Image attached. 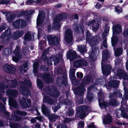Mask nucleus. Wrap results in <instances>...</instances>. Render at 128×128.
<instances>
[{"label":"nucleus","mask_w":128,"mask_h":128,"mask_svg":"<svg viewBox=\"0 0 128 128\" xmlns=\"http://www.w3.org/2000/svg\"><path fill=\"white\" fill-rule=\"evenodd\" d=\"M11 102L12 106L15 108L17 107L18 104L16 102L15 100L12 99L11 100Z\"/></svg>","instance_id":"obj_59"},{"label":"nucleus","mask_w":128,"mask_h":128,"mask_svg":"<svg viewBox=\"0 0 128 128\" xmlns=\"http://www.w3.org/2000/svg\"><path fill=\"white\" fill-rule=\"evenodd\" d=\"M42 18H37L36 21V24L38 26H40V25L42 22Z\"/></svg>","instance_id":"obj_58"},{"label":"nucleus","mask_w":128,"mask_h":128,"mask_svg":"<svg viewBox=\"0 0 128 128\" xmlns=\"http://www.w3.org/2000/svg\"><path fill=\"white\" fill-rule=\"evenodd\" d=\"M16 17V15L15 14H9L8 17H7V20L9 23L12 22L14 20Z\"/></svg>","instance_id":"obj_33"},{"label":"nucleus","mask_w":128,"mask_h":128,"mask_svg":"<svg viewBox=\"0 0 128 128\" xmlns=\"http://www.w3.org/2000/svg\"><path fill=\"white\" fill-rule=\"evenodd\" d=\"M63 80L62 81V84L64 83H66L67 82V80L66 75V74H64L62 76Z\"/></svg>","instance_id":"obj_60"},{"label":"nucleus","mask_w":128,"mask_h":128,"mask_svg":"<svg viewBox=\"0 0 128 128\" xmlns=\"http://www.w3.org/2000/svg\"><path fill=\"white\" fill-rule=\"evenodd\" d=\"M37 85L38 87L40 89H42L44 87L43 83L41 79L38 78H37Z\"/></svg>","instance_id":"obj_35"},{"label":"nucleus","mask_w":128,"mask_h":128,"mask_svg":"<svg viewBox=\"0 0 128 128\" xmlns=\"http://www.w3.org/2000/svg\"><path fill=\"white\" fill-rule=\"evenodd\" d=\"M121 116L125 118H128V115L123 110H122V114Z\"/></svg>","instance_id":"obj_55"},{"label":"nucleus","mask_w":128,"mask_h":128,"mask_svg":"<svg viewBox=\"0 0 128 128\" xmlns=\"http://www.w3.org/2000/svg\"><path fill=\"white\" fill-rule=\"evenodd\" d=\"M24 85L27 86L28 87L30 88L32 86V84L30 80H24L22 83Z\"/></svg>","instance_id":"obj_42"},{"label":"nucleus","mask_w":128,"mask_h":128,"mask_svg":"<svg viewBox=\"0 0 128 128\" xmlns=\"http://www.w3.org/2000/svg\"><path fill=\"white\" fill-rule=\"evenodd\" d=\"M46 49L44 50L40 57L41 60L43 61L45 64H47V65H51L52 64V61L50 58H48L46 56V54L44 53L46 51Z\"/></svg>","instance_id":"obj_9"},{"label":"nucleus","mask_w":128,"mask_h":128,"mask_svg":"<svg viewBox=\"0 0 128 128\" xmlns=\"http://www.w3.org/2000/svg\"><path fill=\"white\" fill-rule=\"evenodd\" d=\"M20 90L22 94L26 96H29L31 92L30 89L24 86H20Z\"/></svg>","instance_id":"obj_11"},{"label":"nucleus","mask_w":128,"mask_h":128,"mask_svg":"<svg viewBox=\"0 0 128 128\" xmlns=\"http://www.w3.org/2000/svg\"><path fill=\"white\" fill-rule=\"evenodd\" d=\"M3 70L11 74L15 73L16 71V68L10 65L5 64L3 67Z\"/></svg>","instance_id":"obj_12"},{"label":"nucleus","mask_w":128,"mask_h":128,"mask_svg":"<svg viewBox=\"0 0 128 128\" xmlns=\"http://www.w3.org/2000/svg\"><path fill=\"white\" fill-rule=\"evenodd\" d=\"M19 103L22 107L24 108H29V106L26 102V99L24 97H22L20 99Z\"/></svg>","instance_id":"obj_22"},{"label":"nucleus","mask_w":128,"mask_h":128,"mask_svg":"<svg viewBox=\"0 0 128 128\" xmlns=\"http://www.w3.org/2000/svg\"><path fill=\"white\" fill-rule=\"evenodd\" d=\"M115 11L118 13H120L122 12V9L119 6H117L116 7H114Z\"/></svg>","instance_id":"obj_50"},{"label":"nucleus","mask_w":128,"mask_h":128,"mask_svg":"<svg viewBox=\"0 0 128 128\" xmlns=\"http://www.w3.org/2000/svg\"><path fill=\"white\" fill-rule=\"evenodd\" d=\"M94 88V86L92 85L90 86L87 88V94L86 96L89 102H92L93 98V94L90 92L92 89Z\"/></svg>","instance_id":"obj_14"},{"label":"nucleus","mask_w":128,"mask_h":128,"mask_svg":"<svg viewBox=\"0 0 128 128\" xmlns=\"http://www.w3.org/2000/svg\"><path fill=\"white\" fill-rule=\"evenodd\" d=\"M74 114V110L71 107H70L68 109V115L69 116H72Z\"/></svg>","instance_id":"obj_49"},{"label":"nucleus","mask_w":128,"mask_h":128,"mask_svg":"<svg viewBox=\"0 0 128 128\" xmlns=\"http://www.w3.org/2000/svg\"><path fill=\"white\" fill-rule=\"evenodd\" d=\"M9 85L11 88H16L18 85V83L16 80H12L9 84Z\"/></svg>","instance_id":"obj_37"},{"label":"nucleus","mask_w":128,"mask_h":128,"mask_svg":"<svg viewBox=\"0 0 128 128\" xmlns=\"http://www.w3.org/2000/svg\"><path fill=\"white\" fill-rule=\"evenodd\" d=\"M118 95V92L117 91L114 92L112 94L110 93V94L109 97L110 99H114L117 98Z\"/></svg>","instance_id":"obj_39"},{"label":"nucleus","mask_w":128,"mask_h":128,"mask_svg":"<svg viewBox=\"0 0 128 128\" xmlns=\"http://www.w3.org/2000/svg\"><path fill=\"white\" fill-rule=\"evenodd\" d=\"M114 50L115 52V55L116 57L120 56L123 52L122 48H118L115 50L114 49Z\"/></svg>","instance_id":"obj_31"},{"label":"nucleus","mask_w":128,"mask_h":128,"mask_svg":"<svg viewBox=\"0 0 128 128\" xmlns=\"http://www.w3.org/2000/svg\"><path fill=\"white\" fill-rule=\"evenodd\" d=\"M88 109V106L83 105L78 107L76 109V116L77 118L82 119L83 118L86 114L85 112Z\"/></svg>","instance_id":"obj_4"},{"label":"nucleus","mask_w":128,"mask_h":128,"mask_svg":"<svg viewBox=\"0 0 128 128\" xmlns=\"http://www.w3.org/2000/svg\"><path fill=\"white\" fill-rule=\"evenodd\" d=\"M112 121L111 116L109 114H108L106 118L104 120V122L106 125L110 124Z\"/></svg>","instance_id":"obj_24"},{"label":"nucleus","mask_w":128,"mask_h":128,"mask_svg":"<svg viewBox=\"0 0 128 128\" xmlns=\"http://www.w3.org/2000/svg\"><path fill=\"white\" fill-rule=\"evenodd\" d=\"M24 34V31L22 30H19L14 32L13 34V38L16 40L23 36Z\"/></svg>","instance_id":"obj_20"},{"label":"nucleus","mask_w":128,"mask_h":128,"mask_svg":"<svg viewBox=\"0 0 128 128\" xmlns=\"http://www.w3.org/2000/svg\"><path fill=\"white\" fill-rule=\"evenodd\" d=\"M16 113L18 115L22 116H25L27 115V113L25 111H22L18 110L16 112Z\"/></svg>","instance_id":"obj_52"},{"label":"nucleus","mask_w":128,"mask_h":128,"mask_svg":"<svg viewBox=\"0 0 128 128\" xmlns=\"http://www.w3.org/2000/svg\"><path fill=\"white\" fill-rule=\"evenodd\" d=\"M78 48L79 51L82 55L84 54L87 51L86 46L84 45L78 46Z\"/></svg>","instance_id":"obj_26"},{"label":"nucleus","mask_w":128,"mask_h":128,"mask_svg":"<svg viewBox=\"0 0 128 128\" xmlns=\"http://www.w3.org/2000/svg\"><path fill=\"white\" fill-rule=\"evenodd\" d=\"M124 97L125 98H127L128 97V90L126 88L124 89Z\"/></svg>","instance_id":"obj_62"},{"label":"nucleus","mask_w":128,"mask_h":128,"mask_svg":"<svg viewBox=\"0 0 128 128\" xmlns=\"http://www.w3.org/2000/svg\"><path fill=\"white\" fill-rule=\"evenodd\" d=\"M99 38L97 36L92 37L90 38V41H88V42L90 44L94 45L98 42Z\"/></svg>","instance_id":"obj_25"},{"label":"nucleus","mask_w":128,"mask_h":128,"mask_svg":"<svg viewBox=\"0 0 128 128\" xmlns=\"http://www.w3.org/2000/svg\"><path fill=\"white\" fill-rule=\"evenodd\" d=\"M74 30L76 33L78 34L80 33V26H79L78 25H76Z\"/></svg>","instance_id":"obj_56"},{"label":"nucleus","mask_w":128,"mask_h":128,"mask_svg":"<svg viewBox=\"0 0 128 128\" xmlns=\"http://www.w3.org/2000/svg\"><path fill=\"white\" fill-rule=\"evenodd\" d=\"M69 17L68 14L66 13L62 12L57 15L53 20V25L52 28L55 30H58L61 26L60 22L66 20Z\"/></svg>","instance_id":"obj_3"},{"label":"nucleus","mask_w":128,"mask_h":128,"mask_svg":"<svg viewBox=\"0 0 128 128\" xmlns=\"http://www.w3.org/2000/svg\"><path fill=\"white\" fill-rule=\"evenodd\" d=\"M76 75L77 78H82L83 76V74L81 72H77Z\"/></svg>","instance_id":"obj_61"},{"label":"nucleus","mask_w":128,"mask_h":128,"mask_svg":"<svg viewBox=\"0 0 128 128\" xmlns=\"http://www.w3.org/2000/svg\"><path fill=\"white\" fill-rule=\"evenodd\" d=\"M42 110L43 114L49 116V120L52 122L55 121L58 118V116L56 114L50 115V113L48 110L47 107L44 104L42 105Z\"/></svg>","instance_id":"obj_5"},{"label":"nucleus","mask_w":128,"mask_h":128,"mask_svg":"<svg viewBox=\"0 0 128 128\" xmlns=\"http://www.w3.org/2000/svg\"><path fill=\"white\" fill-rule=\"evenodd\" d=\"M78 55L75 51L69 49L66 54L67 59H69L70 61H72L78 58Z\"/></svg>","instance_id":"obj_8"},{"label":"nucleus","mask_w":128,"mask_h":128,"mask_svg":"<svg viewBox=\"0 0 128 128\" xmlns=\"http://www.w3.org/2000/svg\"><path fill=\"white\" fill-rule=\"evenodd\" d=\"M110 27L108 26V24H106L105 26V30L104 31L103 34V36L105 37L106 36L105 35V34L108 33L109 31Z\"/></svg>","instance_id":"obj_40"},{"label":"nucleus","mask_w":128,"mask_h":128,"mask_svg":"<svg viewBox=\"0 0 128 128\" xmlns=\"http://www.w3.org/2000/svg\"><path fill=\"white\" fill-rule=\"evenodd\" d=\"M39 43L40 48L41 49H42L46 45V42L44 40H42L40 41Z\"/></svg>","instance_id":"obj_45"},{"label":"nucleus","mask_w":128,"mask_h":128,"mask_svg":"<svg viewBox=\"0 0 128 128\" xmlns=\"http://www.w3.org/2000/svg\"><path fill=\"white\" fill-rule=\"evenodd\" d=\"M73 36L65 37V40L67 42L69 43L71 42L72 40Z\"/></svg>","instance_id":"obj_54"},{"label":"nucleus","mask_w":128,"mask_h":128,"mask_svg":"<svg viewBox=\"0 0 128 128\" xmlns=\"http://www.w3.org/2000/svg\"><path fill=\"white\" fill-rule=\"evenodd\" d=\"M100 107H103L106 108L108 107V106H110L108 102L106 101H103V102H100L98 103Z\"/></svg>","instance_id":"obj_34"},{"label":"nucleus","mask_w":128,"mask_h":128,"mask_svg":"<svg viewBox=\"0 0 128 128\" xmlns=\"http://www.w3.org/2000/svg\"><path fill=\"white\" fill-rule=\"evenodd\" d=\"M24 38L26 41H30L32 39V35L30 32H29L26 33L25 34Z\"/></svg>","instance_id":"obj_32"},{"label":"nucleus","mask_w":128,"mask_h":128,"mask_svg":"<svg viewBox=\"0 0 128 128\" xmlns=\"http://www.w3.org/2000/svg\"><path fill=\"white\" fill-rule=\"evenodd\" d=\"M64 103L66 105L71 106H74V103L72 100H65Z\"/></svg>","instance_id":"obj_44"},{"label":"nucleus","mask_w":128,"mask_h":128,"mask_svg":"<svg viewBox=\"0 0 128 128\" xmlns=\"http://www.w3.org/2000/svg\"><path fill=\"white\" fill-rule=\"evenodd\" d=\"M10 128H18L20 126L19 124L16 122H10Z\"/></svg>","instance_id":"obj_38"},{"label":"nucleus","mask_w":128,"mask_h":128,"mask_svg":"<svg viewBox=\"0 0 128 128\" xmlns=\"http://www.w3.org/2000/svg\"><path fill=\"white\" fill-rule=\"evenodd\" d=\"M49 95L53 97H57L60 94V92L57 88L52 89H48Z\"/></svg>","instance_id":"obj_17"},{"label":"nucleus","mask_w":128,"mask_h":128,"mask_svg":"<svg viewBox=\"0 0 128 128\" xmlns=\"http://www.w3.org/2000/svg\"><path fill=\"white\" fill-rule=\"evenodd\" d=\"M96 48L95 47L92 48L91 52L89 55L90 57L92 59L96 55Z\"/></svg>","instance_id":"obj_36"},{"label":"nucleus","mask_w":128,"mask_h":128,"mask_svg":"<svg viewBox=\"0 0 128 128\" xmlns=\"http://www.w3.org/2000/svg\"><path fill=\"white\" fill-rule=\"evenodd\" d=\"M74 64L75 66H86L88 65V63L86 61L84 60L80 59L75 61Z\"/></svg>","instance_id":"obj_15"},{"label":"nucleus","mask_w":128,"mask_h":128,"mask_svg":"<svg viewBox=\"0 0 128 128\" xmlns=\"http://www.w3.org/2000/svg\"><path fill=\"white\" fill-rule=\"evenodd\" d=\"M102 54V70L104 76L106 77L111 73V70L112 69L111 66L108 64V62H109L108 60L110 54V52L107 49L103 51Z\"/></svg>","instance_id":"obj_1"},{"label":"nucleus","mask_w":128,"mask_h":128,"mask_svg":"<svg viewBox=\"0 0 128 128\" xmlns=\"http://www.w3.org/2000/svg\"><path fill=\"white\" fill-rule=\"evenodd\" d=\"M120 81L117 80H112L109 82L108 88L112 87L113 88H117L119 86Z\"/></svg>","instance_id":"obj_21"},{"label":"nucleus","mask_w":128,"mask_h":128,"mask_svg":"<svg viewBox=\"0 0 128 128\" xmlns=\"http://www.w3.org/2000/svg\"><path fill=\"white\" fill-rule=\"evenodd\" d=\"M10 32L8 29L6 30L0 36V38H2L4 42L8 41L10 38V36L9 34Z\"/></svg>","instance_id":"obj_19"},{"label":"nucleus","mask_w":128,"mask_h":128,"mask_svg":"<svg viewBox=\"0 0 128 128\" xmlns=\"http://www.w3.org/2000/svg\"><path fill=\"white\" fill-rule=\"evenodd\" d=\"M95 20H92L86 23V25L89 26L92 24L94 23L95 22Z\"/></svg>","instance_id":"obj_64"},{"label":"nucleus","mask_w":128,"mask_h":128,"mask_svg":"<svg viewBox=\"0 0 128 128\" xmlns=\"http://www.w3.org/2000/svg\"><path fill=\"white\" fill-rule=\"evenodd\" d=\"M18 93V91L15 89H10L6 90L7 95L10 98H14L16 97Z\"/></svg>","instance_id":"obj_10"},{"label":"nucleus","mask_w":128,"mask_h":128,"mask_svg":"<svg viewBox=\"0 0 128 128\" xmlns=\"http://www.w3.org/2000/svg\"><path fill=\"white\" fill-rule=\"evenodd\" d=\"M15 56L12 58V60L15 62H18L22 58L21 54L20 53L15 54Z\"/></svg>","instance_id":"obj_30"},{"label":"nucleus","mask_w":128,"mask_h":128,"mask_svg":"<svg viewBox=\"0 0 128 128\" xmlns=\"http://www.w3.org/2000/svg\"><path fill=\"white\" fill-rule=\"evenodd\" d=\"M47 38L50 45L57 46L59 44L60 38L58 37L48 35L47 36Z\"/></svg>","instance_id":"obj_6"},{"label":"nucleus","mask_w":128,"mask_h":128,"mask_svg":"<svg viewBox=\"0 0 128 128\" xmlns=\"http://www.w3.org/2000/svg\"><path fill=\"white\" fill-rule=\"evenodd\" d=\"M100 96L98 98V103L100 102H103L104 101V97L103 94L101 93L100 94Z\"/></svg>","instance_id":"obj_48"},{"label":"nucleus","mask_w":128,"mask_h":128,"mask_svg":"<svg viewBox=\"0 0 128 128\" xmlns=\"http://www.w3.org/2000/svg\"><path fill=\"white\" fill-rule=\"evenodd\" d=\"M111 38L112 44V46H115L118 41V38L116 35H113Z\"/></svg>","instance_id":"obj_27"},{"label":"nucleus","mask_w":128,"mask_h":128,"mask_svg":"<svg viewBox=\"0 0 128 128\" xmlns=\"http://www.w3.org/2000/svg\"><path fill=\"white\" fill-rule=\"evenodd\" d=\"M44 14V13L43 11L42 10L40 12H39V14L37 18H42Z\"/></svg>","instance_id":"obj_63"},{"label":"nucleus","mask_w":128,"mask_h":128,"mask_svg":"<svg viewBox=\"0 0 128 128\" xmlns=\"http://www.w3.org/2000/svg\"><path fill=\"white\" fill-rule=\"evenodd\" d=\"M44 81L46 83H49L52 82V80L50 77V74L48 73L40 74Z\"/></svg>","instance_id":"obj_13"},{"label":"nucleus","mask_w":128,"mask_h":128,"mask_svg":"<svg viewBox=\"0 0 128 128\" xmlns=\"http://www.w3.org/2000/svg\"><path fill=\"white\" fill-rule=\"evenodd\" d=\"M6 110L5 106L0 102V112L4 111Z\"/></svg>","instance_id":"obj_57"},{"label":"nucleus","mask_w":128,"mask_h":128,"mask_svg":"<svg viewBox=\"0 0 128 128\" xmlns=\"http://www.w3.org/2000/svg\"><path fill=\"white\" fill-rule=\"evenodd\" d=\"M53 61L55 64H57L59 62L60 59L58 56H54L53 57Z\"/></svg>","instance_id":"obj_53"},{"label":"nucleus","mask_w":128,"mask_h":128,"mask_svg":"<svg viewBox=\"0 0 128 128\" xmlns=\"http://www.w3.org/2000/svg\"><path fill=\"white\" fill-rule=\"evenodd\" d=\"M44 100L46 103H47L50 105H52L54 103L53 99L51 97L47 96H46L45 97Z\"/></svg>","instance_id":"obj_29"},{"label":"nucleus","mask_w":128,"mask_h":128,"mask_svg":"<svg viewBox=\"0 0 128 128\" xmlns=\"http://www.w3.org/2000/svg\"><path fill=\"white\" fill-rule=\"evenodd\" d=\"M5 84L2 82H0V92L4 93L5 92Z\"/></svg>","instance_id":"obj_43"},{"label":"nucleus","mask_w":128,"mask_h":128,"mask_svg":"<svg viewBox=\"0 0 128 128\" xmlns=\"http://www.w3.org/2000/svg\"><path fill=\"white\" fill-rule=\"evenodd\" d=\"M109 102L110 106H112L114 107H116L119 104L117 100L116 99H110Z\"/></svg>","instance_id":"obj_28"},{"label":"nucleus","mask_w":128,"mask_h":128,"mask_svg":"<svg viewBox=\"0 0 128 128\" xmlns=\"http://www.w3.org/2000/svg\"><path fill=\"white\" fill-rule=\"evenodd\" d=\"M92 79V76L90 75L84 76L81 82L80 86H78L74 90V94L80 96H82L85 90L84 86L89 84Z\"/></svg>","instance_id":"obj_2"},{"label":"nucleus","mask_w":128,"mask_h":128,"mask_svg":"<svg viewBox=\"0 0 128 128\" xmlns=\"http://www.w3.org/2000/svg\"><path fill=\"white\" fill-rule=\"evenodd\" d=\"M13 25L14 28L17 29H19L20 27L22 28L26 26L25 20L23 19H20L17 20L14 22H13Z\"/></svg>","instance_id":"obj_7"},{"label":"nucleus","mask_w":128,"mask_h":128,"mask_svg":"<svg viewBox=\"0 0 128 128\" xmlns=\"http://www.w3.org/2000/svg\"><path fill=\"white\" fill-rule=\"evenodd\" d=\"M116 117L117 118H119L121 116L122 114V110L120 109H116L115 110Z\"/></svg>","instance_id":"obj_46"},{"label":"nucleus","mask_w":128,"mask_h":128,"mask_svg":"<svg viewBox=\"0 0 128 128\" xmlns=\"http://www.w3.org/2000/svg\"><path fill=\"white\" fill-rule=\"evenodd\" d=\"M73 36L72 33L70 30H67L66 32L65 37Z\"/></svg>","instance_id":"obj_47"},{"label":"nucleus","mask_w":128,"mask_h":128,"mask_svg":"<svg viewBox=\"0 0 128 128\" xmlns=\"http://www.w3.org/2000/svg\"><path fill=\"white\" fill-rule=\"evenodd\" d=\"M40 62V60L39 59L36 60L33 64V72L35 76H38V70Z\"/></svg>","instance_id":"obj_16"},{"label":"nucleus","mask_w":128,"mask_h":128,"mask_svg":"<svg viewBox=\"0 0 128 128\" xmlns=\"http://www.w3.org/2000/svg\"><path fill=\"white\" fill-rule=\"evenodd\" d=\"M92 37L91 34L88 30H86V40L87 41H90V38Z\"/></svg>","instance_id":"obj_41"},{"label":"nucleus","mask_w":128,"mask_h":128,"mask_svg":"<svg viewBox=\"0 0 128 128\" xmlns=\"http://www.w3.org/2000/svg\"><path fill=\"white\" fill-rule=\"evenodd\" d=\"M27 14L28 12L23 11H21L20 12V13L18 14V16L19 17H21L22 16H27Z\"/></svg>","instance_id":"obj_51"},{"label":"nucleus","mask_w":128,"mask_h":128,"mask_svg":"<svg viewBox=\"0 0 128 128\" xmlns=\"http://www.w3.org/2000/svg\"><path fill=\"white\" fill-rule=\"evenodd\" d=\"M122 26L119 24L113 25L112 27L113 35L119 34L122 31Z\"/></svg>","instance_id":"obj_18"},{"label":"nucleus","mask_w":128,"mask_h":128,"mask_svg":"<svg viewBox=\"0 0 128 128\" xmlns=\"http://www.w3.org/2000/svg\"><path fill=\"white\" fill-rule=\"evenodd\" d=\"M117 76L120 78H121L123 76L126 75L125 71L122 69H118L116 71Z\"/></svg>","instance_id":"obj_23"}]
</instances>
